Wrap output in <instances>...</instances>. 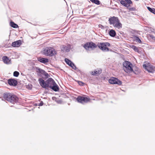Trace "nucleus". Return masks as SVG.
Masks as SVG:
<instances>
[{
  "label": "nucleus",
  "mask_w": 155,
  "mask_h": 155,
  "mask_svg": "<svg viewBox=\"0 0 155 155\" xmlns=\"http://www.w3.org/2000/svg\"><path fill=\"white\" fill-rule=\"evenodd\" d=\"M101 73V70L97 69L94 71L91 72V74L94 76H98Z\"/></svg>",
  "instance_id": "obj_13"
},
{
  "label": "nucleus",
  "mask_w": 155,
  "mask_h": 155,
  "mask_svg": "<svg viewBox=\"0 0 155 155\" xmlns=\"http://www.w3.org/2000/svg\"><path fill=\"white\" fill-rule=\"evenodd\" d=\"M3 97L5 100L13 104L18 102V100L16 96L11 93L6 92L4 93Z\"/></svg>",
  "instance_id": "obj_1"
},
{
  "label": "nucleus",
  "mask_w": 155,
  "mask_h": 155,
  "mask_svg": "<svg viewBox=\"0 0 155 155\" xmlns=\"http://www.w3.org/2000/svg\"><path fill=\"white\" fill-rule=\"evenodd\" d=\"M97 46L103 51H109L108 47L110 46V44L108 42H101L98 44Z\"/></svg>",
  "instance_id": "obj_6"
},
{
  "label": "nucleus",
  "mask_w": 155,
  "mask_h": 155,
  "mask_svg": "<svg viewBox=\"0 0 155 155\" xmlns=\"http://www.w3.org/2000/svg\"><path fill=\"white\" fill-rule=\"evenodd\" d=\"M65 61L66 63L68 64V65L71 66V67L72 68L74 69H75V67L74 66V64L70 60L67 58H65Z\"/></svg>",
  "instance_id": "obj_16"
},
{
  "label": "nucleus",
  "mask_w": 155,
  "mask_h": 155,
  "mask_svg": "<svg viewBox=\"0 0 155 155\" xmlns=\"http://www.w3.org/2000/svg\"><path fill=\"white\" fill-rule=\"evenodd\" d=\"M133 38H135V41H137V42L139 43H141V41L140 40V39L136 36L133 35Z\"/></svg>",
  "instance_id": "obj_23"
},
{
  "label": "nucleus",
  "mask_w": 155,
  "mask_h": 155,
  "mask_svg": "<svg viewBox=\"0 0 155 155\" xmlns=\"http://www.w3.org/2000/svg\"><path fill=\"white\" fill-rule=\"evenodd\" d=\"M2 60L4 63L7 64L11 63V60L6 56H4L2 57Z\"/></svg>",
  "instance_id": "obj_15"
},
{
  "label": "nucleus",
  "mask_w": 155,
  "mask_h": 155,
  "mask_svg": "<svg viewBox=\"0 0 155 155\" xmlns=\"http://www.w3.org/2000/svg\"><path fill=\"white\" fill-rule=\"evenodd\" d=\"M78 102L82 104H84L90 101V99L88 97H84V96H78L76 98Z\"/></svg>",
  "instance_id": "obj_7"
},
{
  "label": "nucleus",
  "mask_w": 155,
  "mask_h": 155,
  "mask_svg": "<svg viewBox=\"0 0 155 155\" xmlns=\"http://www.w3.org/2000/svg\"><path fill=\"white\" fill-rule=\"evenodd\" d=\"M131 48L132 49H133V50H134V51L137 52L138 51V48H137V47H136L135 46H134V45H132L131 46Z\"/></svg>",
  "instance_id": "obj_28"
},
{
  "label": "nucleus",
  "mask_w": 155,
  "mask_h": 155,
  "mask_svg": "<svg viewBox=\"0 0 155 155\" xmlns=\"http://www.w3.org/2000/svg\"><path fill=\"white\" fill-rule=\"evenodd\" d=\"M109 83L112 84H117L118 85H121L122 84L121 81L118 79L112 77L109 80Z\"/></svg>",
  "instance_id": "obj_9"
},
{
  "label": "nucleus",
  "mask_w": 155,
  "mask_h": 155,
  "mask_svg": "<svg viewBox=\"0 0 155 155\" xmlns=\"http://www.w3.org/2000/svg\"><path fill=\"white\" fill-rule=\"evenodd\" d=\"M118 18L117 17L113 16L110 17L109 18L108 21L110 25H113L117 21H118Z\"/></svg>",
  "instance_id": "obj_10"
},
{
  "label": "nucleus",
  "mask_w": 155,
  "mask_h": 155,
  "mask_svg": "<svg viewBox=\"0 0 155 155\" xmlns=\"http://www.w3.org/2000/svg\"><path fill=\"white\" fill-rule=\"evenodd\" d=\"M21 42L20 40L15 41L12 44V46L14 47H18L21 45Z\"/></svg>",
  "instance_id": "obj_14"
},
{
  "label": "nucleus",
  "mask_w": 155,
  "mask_h": 155,
  "mask_svg": "<svg viewBox=\"0 0 155 155\" xmlns=\"http://www.w3.org/2000/svg\"><path fill=\"white\" fill-rule=\"evenodd\" d=\"M49 87L50 88L52 89V90L55 92L58 91L59 90L58 87L57 85L49 86Z\"/></svg>",
  "instance_id": "obj_19"
},
{
  "label": "nucleus",
  "mask_w": 155,
  "mask_h": 155,
  "mask_svg": "<svg viewBox=\"0 0 155 155\" xmlns=\"http://www.w3.org/2000/svg\"><path fill=\"white\" fill-rule=\"evenodd\" d=\"M147 36L148 37L151 38V39H152L153 41L155 40V37L153 35L151 34H147Z\"/></svg>",
  "instance_id": "obj_26"
},
{
  "label": "nucleus",
  "mask_w": 155,
  "mask_h": 155,
  "mask_svg": "<svg viewBox=\"0 0 155 155\" xmlns=\"http://www.w3.org/2000/svg\"><path fill=\"white\" fill-rule=\"evenodd\" d=\"M43 104V102L42 101L40 102V103L39 104V106H42Z\"/></svg>",
  "instance_id": "obj_32"
},
{
  "label": "nucleus",
  "mask_w": 155,
  "mask_h": 155,
  "mask_svg": "<svg viewBox=\"0 0 155 155\" xmlns=\"http://www.w3.org/2000/svg\"><path fill=\"white\" fill-rule=\"evenodd\" d=\"M78 84L80 86H83L84 85V83L80 81H78Z\"/></svg>",
  "instance_id": "obj_31"
},
{
  "label": "nucleus",
  "mask_w": 155,
  "mask_h": 155,
  "mask_svg": "<svg viewBox=\"0 0 155 155\" xmlns=\"http://www.w3.org/2000/svg\"><path fill=\"white\" fill-rule=\"evenodd\" d=\"M138 32H139V31H133V32H131V35L133 36V35L136 36L137 35L139 34Z\"/></svg>",
  "instance_id": "obj_25"
},
{
  "label": "nucleus",
  "mask_w": 155,
  "mask_h": 155,
  "mask_svg": "<svg viewBox=\"0 0 155 155\" xmlns=\"http://www.w3.org/2000/svg\"><path fill=\"white\" fill-rule=\"evenodd\" d=\"M120 3L122 5H123L125 7H126L128 8H129L130 7V5H128V4L126 3L125 1L124 0H121L120 2Z\"/></svg>",
  "instance_id": "obj_20"
},
{
  "label": "nucleus",
  "mask_w": 155,
  "mask_h": 155,
  "mask_svg": "<svg viewBox=\"0 0 155 155\" xmlns=\"http://www.w3.org/2000/svg\"><path fill=\"white\" fill-rule=\"evenodd\" d=\"M37 72H39L41 74H43L45 76V77H48V74H47L46 72H45L44 70L41 69L39 68L38 69H37V71H36Z\"/></svg>",
  "instance_id": "obj_18"
},
{
  "label": "nucleus",
  "mask_w": 155,
  "mask_h": 155,
  "mask_svg": "<svg viewBox=\"0 0 155 155\" xmlns=\"http://www.w3.org/2000/svg\"><path fill=\"white\" fill-rule=\"evenodd\" d=\"M147 8L148 10L151 12L155 14V8H152L149 7H147Z\"/></svg>",
  "instance_id": "obj_24"
},
{
  "label": "nucleus",
  "mask_w": 155,
  "mask_h": 155,
  "mask_svg": "<svg viewBox=\"0 0 155 155\" xmlns=\"http://www.w3.org/2000/svg\"><path fill=\"white\" fill-rule=\"evenodd\" d=\"M10 25L11 26L14 28H17L18 27V25L12 21H11L10 22Z\"/></svg>",
  "instance_id": "obj_21"
},
{
  "label": "nucleus",
  "mask_w": 155,
  "mask_h": 155,
  "mask_svg": "<svg viewBox=\"0 0 155 155\" xmlns=\"http://www.w3.org/2000/svg\"><path fill=\"white\" fill-rule=\"evenodd\" d=\"M115 31L114 30H111L109 31V35L111 36V37H114L115 36Z\"/></svg>",
  "instance_id": "obj_22"
},
{
  "label": "nucleus",
  "mask_w": 155,
  "mask_h": 155,
  "mask_svg": "<svg viewBox=\"0 0 155 155\" xmlns=\"http://www.w3.org/2000/svg\"><path fill=\"white\" fill-rule=\"evenodd\" d=\"M8 83L9 85L11 86H16L17 85V84H18L16 80L12 79H8Z\"/></svg>",
  "instance_id": "obj_11"
},
{
  "label": "nucleus",
  "mask_w": 155,
  "mask_h": 155,
  "mask_svg": "<svg viewBox=\"0 0 155 155\" xmlns=\"http://www.w3.org/2000/svg\"><path fill=\"white\" fill-rule=\"evenodd\" d=\"M92 2L95 3L97 5L100 4V2L98 0H90Z\"/></svg>",
  "instance_id": "obj_27"
},
{
  "label": "nucleus",
  "mask_w": 155,
  "mask_h": 155,
  "mask_svg": "<svg viewBox=\"0 0 155 155\" xmlns=\"http://www.w3.org/2000/svg\"><path fill=\"white\" fill-rule=\"evenodd\" d=\"M97 46V45L92 42H87L84 45V49L87 50H89L90 49L93 50L96 48Z\"/></svg>",
  "instance_id": "obj_8"
},
{
  "label": "nucleus",
  "mask_w": 155,
  "mask_h": 155,
  "mask_svg": "<svg viewBox=\"0 0 155 155\" xmlns=\"http://www.w3.org/2000/svg\"><path fill=\"white\" fill-rule=\"evenodd\" d=\"M129 9H130V10H132V11H134V8H130Z\"/></svg>",
  "instance_id": "obj_33"
},
{
  "label": "nucleus",
  "mask_w": 155,
  "mask_h": 155,
  "mask_svg": "<svg viewBox=\"0 0 155 155\" xmlns=\"http://www.w3.org/2000/svg\"><path fill=\"white\" fill-rule=\"evenodd\" d=\"M123 70L127 74H130L132 72H135L133 70L132 68V64L130 61H125L123 63Z\"/></svg>",
  "instance_id": "obj_3"
},
{
  "label": "nucleus",
  "mask_w": 155,
  "mask_h": 155,
  "mask_svg": "<svg viewBox=\"0 0 155 155\" xmlns=\"http://www.w3.org/2000/svg\"><path fill=\"white\" fill-rule=\"evenodd\" d=\"M19 75V73L17 71H15L13 73V76L15 77H18Z\"/></svg>",
  "instance_id": "obj_29"
},
{
  "label": "nucleus",
  "mask_w": 155,
  "mask_h": 155,
  "mask_svg": "<svg viewBox=\"0 0 155 155\" xmlns=\"http://www.w3.org/2000/svg\"><path fill=\"white\" fill-rule=\"evenodd\" d=\"M39 82L40 85L45 88H47L49 86L57 85L52 78L48 79L46 81H45L42 78H40L39 79Z\"/></svg>",
  "instance_id": "obj_2"
},
{
  "label": "nucleus",
  "mask_w": 155,
  "mask_h": 155,
  "mask_svg": "<svg viewBox=\"0 0 155 155\" xmlns=\"http://www.w3.org/2000/svg\"><path fill=\"white\" fill-rule=\"evenodd\" d=\"M143 67L145 70L149 73H153L155 71V67L149 62H145V64H143Z\"/></svg>",
  "instance_id": "obj_5"
},
{
  "label": "nucleus",
  "mask_w": 155,
  "mask_h": 155,
  "mask_svg": "<svg viewBox=\"0 0 155 155\" xmlns=\"http://www.w3.org/2000/svg\"><path fill=\"white\" fill-rule=\"evenodd\" d=\"M38 60L40 62L44 64H46L48 63V59L47 58L39 57L38 58Z\"/></svg>",
  "instance_id": "obj_12"
},
{
  "label": "nucleus",
  "mask_w": 155,
  "mask_h": 155,
  "mask_svg": "<svg viewBox=\"0 0 155 155\" xmlns=\"http://www.w3.org/2000/svg\"><path fill=\"white\" fill-rule=\"evenodd\" d=\"M128 5H130L132 3V2L130 0H124Z\"/></svg>",
  "instance_id": "obj_30"
},
{
  "label": "nucleus",
  "mask_w": 155,
  "mask_h": 155,
  "mask_svg": "<svg viewBox=\"0 0 155 155\" xmlns=\"http://www.w3.org/2000/svg\"><path fill=\"white\" fill-rule=\"evenodd\" d=\"M43 54L47 56L52 57L56 55L57 53L53 48L47 47L43 50Z\"/></svg>",
  "instance_id": "obj_4"
},
{
  "label": "nucleus",
  "mask_w": 155,
  "mask_h": 155,
  "mask_svg": "<svg viewBox=\"0 0 155 155\" xmlns=\"http://www.w3.org/2000/svg\"><path fill=\"white\" fill-rule=\"evenodd\" d=\"M114 28L118 29L121 28H122V25L120 22V21L118 19V21L113 25Z\"/></svg>",
  "instance_id": "obj_17"
}]
</instances>
